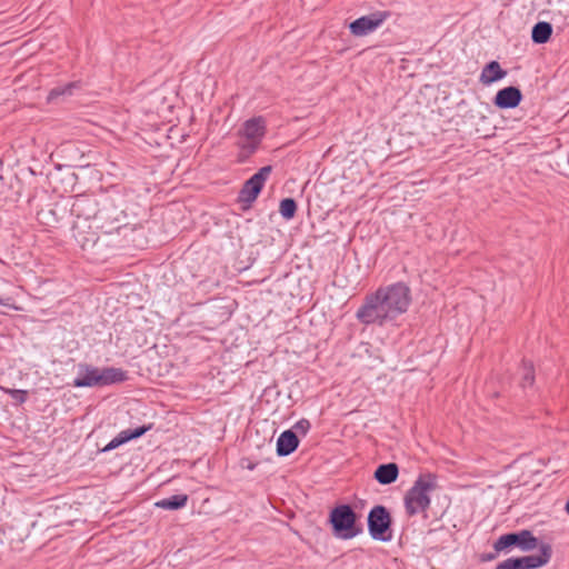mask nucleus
I'll list each match as a JSON object with an SVG mask.
<instances>
[{"mask_svg":"<svg viewBox=\"0 0 569 569\" xmlns=\"http://www.w3.org/2000/svg\"><path fill=\"white\" fill-rule=\"evenodd\" d=\"M410 305V288L403 282H396L367 295L356 312V318L365 326L396 325V320L408 311Z\"/></svg>","mask_w":569,"mask_h":569,"instance_id":"f257e3e1","label":"nucleus"},{"mask_svg":"<svg viewBox=\"0 0 569 569\" xmlns=\"http://www.w3.org/2000/svg\"><path fill=\"white\" fill-rule=\"evenodd\" d=\"M436 477L431 473L421 475L413 486L407 491L403 502L409 517L422 515L427 518V510L430 507V493L436 489Z\"/></svg>","mask_w":569,"mask_h":569,"instance_id":"f03ea898","label":"nucleus"},{"mask_svg":"<svg viewBox=\"0 0 569 569\" xmlns=\"http://www.w3.org/2000/svg\"><path fill=\"white\" fill-rule=\"evenodd\" d=\"M127 379V373L120 368H103L99 369L87 363L78 366V376L73 380V386L77 388L109 386L122 382Z\"/></svg>","mask_w":569,"mask_h":569,"instance_id":"7ed1b4c3","label":"nucleus"},{"mask_svg":"<svg viewBox=\"0 0 569 569\" xmlns=\"http://www.w3.org/2000/svg\"><path fill=\"white\" fill-rule=\"evenodd\" d=\"M330 523L335 536L341 539H352L361 531L357 527V516L348 505H340L331 510Z\"/></svg>","mask_w":569,"mask_h":569,"instance_id":"20e7f679","label":"nucleus"},{"mask_svg":"<svg viewBox=\"0 0 569 569\" xmlns=\"http://www.w3.org/2000/svg\"><path fill=\"white\" fill-rule=\"evenodd\" d=\"M391 517L383 506H375L368 515V530L372 539L390 541L392 538Z\"/></svg>","mask_w":569,"mask_h":569,"instance_id":"39448f33","label":"nucleus"},{"mask_svg":"<svg viewBox=\"0 0 569 569\" xmlns=\"http://www.w3.org/2000/svg\"><path fill=\"white\" fill-rule=\"evenodd\" d=\"M266 132V123L261 117L247 120L239 130L238 146L253 152L260 144Z\"/></svg>","mask_w":569,"mask_h":569,"instance_id":"423d86ee","label":"nucleus"},{"mask_svg":"<svg viewBox=\"0 0 569 569\" xmlns=\"http://www.w3.org/2000/svg\"><path fill=\"white\" fill-rule=\"evenodd\" d=\"M551 547L543 545L539 555H529L520 558H508L498 563L495 569H538L550 561Z\"/></svg>","mask_w":569,"mask_h":569,"instance_id":"0eeeda50","label":"nucleus"},{"mask_svg":"<svg viewBox=\"0 0 569 569\" xmlns=\"http://www.w3.org/2000/svg\"><path fill=\"white\" fill-rule=\"evenodd\" d=\"M272 171L271 166L260 168L250 179H248L239 193V200L243 203L251 204L261 192L266 181Z\"/></svg>","mask_w":569,"mask_h":569,"instance_id":"6e6552de","label":"nucleus"},{"mask_svg":"<svg viewBox=\"0 0 569 569\" xmlns=\"http://www.w3.org/2000/svg\"><path fill=\"white\" fill-rule=\"evenodd\" d=\"M537 543V538L529 530H522L517 533L500 536L493 543V548L497 552H500L512 546H518L521 550L529 551L535 549Z\"/></svg>","mask_w":569,"mask_h":569,"instance_id":"1a4fd4ad","label":"nucleus"},{"mask_svg":"<svg viewBox=\"0 0 569 569\" xmlns=\"http://www.w3.org/2000/svg\"><path fill=\"white\" fill-rule=\"evenodd\" d=\"M522 99V93L517 87H507L499 90L495 97V104L500 109L516 108Z\"/></svg>","mask_w":569,"mask_h":569,"instance_id":"9d476101","label":"nucleus"},{"mask_svg":"<svg viewBox=\"0 0 569 569\" xmlns=\"http://www.w3.org/2000/svg\"><path fill=\"white\" fill-rule=\"evenodd\" d=\"M299 445L298 437L295 431L286 430L277 439V453L281 457L292 453Z\"/></svg>","mask_w":569,"mask_h":569,"instance_id":"9b49d317","label":"nucleus"},{"mask_svg":"<svg viewBox=\"0 0 569 569\" xmlns=\"http://www.w3.org/2000/svg\"><path fill=\"white\" fill-rule=\"evenodd\" d=\"M507 76V71L501 68L498 61H490L487 63L479 77L482 84L489 86L503 79Z\"/></svg>","mask_w":569,"mask_h":569,"instance_id":"f8f14e48","label":"nucleus"},{"mask_svg":"<svg viewBox=\"0 0 569 569\" xmlns=\"http://www.w3.org/2000/svg\"><path fill=\"white\" fill-rule=\"evenodd\" d=\"M382 20L372 19L371 17H361L350 23V31L353 36L362 37L375 31Z\"/></svg>","mask_w":569,"mask_h":569,"instance_id":"ddd939ff","label":"nucleus"},{"mask_svg":"<svg viewBox=\"0 0 569 569\" xmlns=\"http://www.w3.org/2000/svg\"><path fill=\"white\" fill-rule=\"evenodd\" d=\"M399 469L396 463L380 465L375 471L376 480L381 485H390L398 478Z\"/></svg>","mask_w":569,"mask_h":569,"instance_id":"4468645a","label":"nucleus"},{"mask_svg":"<svg viewBox=\"0 0 569 569\" xmlns=\"http://www.w3.org/2000/svg\"><path fill=\"white\" fill-rule=\"evenodd\" d=\"M188 502V496L184 493L174 495L168 498H163L154 503L156 507L164 510H178L186 507Z\"/></svg>","mask_w":569,"mask_h":569,"instance_id":"2eb2a0df","label":"nucleus"},{"mask_svg":"<svg viewBox=\"0 0 569 569\" xmlns=\"http://www.w3.org/2000/svg\"><path fill=\"white\" fill-rule=\"evenodd\" d=\"M552 33V27L549 22H538L533 26L531 38L535 43L542 44L546 43Z\"/></svg>","mask_w":569,"mask_h":569,"instance_id":"dca6fc26","label":"nucleus"},{"mask_svg":"<svg viewBox=\"0 0 569 569\" xmlns=\"http://www.w3.org/2000/svg\"><path fill=\"white\" fill-rule=\"evenodd\" d=\"M297 211V203L292 198H284L280 201L279 212L286 220H291Z\"/></svg>","mask_w":569,"mask_h":569,"instance_id":"f3484780","label":"nucleus"},{"mask_svg":"<svg viewBox=\"0 0 569 569\" xmlns=\"http://www.w3.org/2000/svg\"><path fill=\"white\" fill-rule=\"evenodd\" d=\"M149 429H150V426H148V427L142 426V427L136 428L133 430H131V429L122 430L121 432L118 433V436L123 441V443H127L128 441H130L132 439H137V438L143 436Z\"/></svg>","mask_w":569,"mask_h":569,"instance_id":"a211bd4d","label":"nucleus"},{"mask_svg":"<svg viewBox=\"0 0 569 569\" xmlns=\"http://www.w3.org/2000/svg\"><path fill=\"white\" fill-rule=\"evenodd\" d=\"M77 87V83L76 82H70L66 86H59V87H56L53 88L49 96H48V99L49 100H52L54 99L56 97H59V96H63V94H71L72 93V89Z\"/></svg>","mask_w":569,"mask_h":569,"instance_id":"6ab92c4d","label":"nucleus"},{"mask_svg":"<svg viewBox=\"0 0 569 569\" xmlns=\"http://www.w3.org/2000/svg\"><path fill=\"white\" fill-rule=\"evenodd\" d=\"M1 390L8 393L18 403H24L27 401L28 391L21 389L1 388Z\"/></svg>","mask_w":569,"mask_h":569,"instance_id":"aec40b11","label":"nucleus"},{"mask_svg":"<svg viewBox=\"0 0 569 569\" xmlns=\"http://www.w3.org/2000/svg\"><path fill=\"white\" fill-rule=\"evenodd\" d=\"M533 369L532 366H525L523 368V379H522V387L531 386L533 383Z\"/></svg>","mask_w":569,"mask_h":569,"instance_id":"412c9836","label":"nucleus"},{"mask_svg":"<svg viewBox=\"0 0 569 569\" xmlns=\"http://www.w3.org/2000/svg\"><path fill=\"white\" fill-rule=\"evenodd\" d=\"M310 427H311V425H310L309 420L300 419L299 421H297L295 423L293 429L296 432H299L305 436L309 431Z\"/></svg>","mask_w":569,"mask_h":569,"instance_id":"4be33fe9","label":"nucleus"},{"mask_svg":"<svg viewBox=\"0 0 569 569\" xmlns=\"http://www.w3.org/2000/svg\"><path fill=\"white\" fill-rule=\"evenodd\" d=\"M124 445L123 441L117 435L106 447L102 449V452H109L120 446Z\"/></svg>","mask_w":569,"mask_h":569,"instance_id":"5701e85b","label":"nucleus"},{"mask_svg":"<svg viewBox=\"0 0 569 569\" xmlns=\"http://www.w3.org/2000/svg\"><path fill=\"white\" fill-rule=\"evenodd\" d=\"M124 445L123 441L117 435L106 447L102 449V452H109L120 446Z\"/></svg>","mask_w":569,"mask_h":569,"instance_id":"b1692460","label":"nucleus"},{"mask_svg":"<svg viewBox=\"0 0 569 569\" xmlns=\"http://www.w3.org/2000/svg\"><path fill=\"white\" fill-rule=\"evenodd\" d=\"M0 306H6V307H12L14 310H19L18 307H13L11 303H10V298H1L0 297Z\"/></svg>","mask_w":569,"mask_h":569,"instance_id":"393cba45","label":"nucleus"},{"mask_svg":"<svg viewBox=\"0 0 569 569\" xmlns=\"http://www.w3.org/2000/svg\"><path fill=\"white\" fill-rule=\"evenodd\" d=\"M493 558H495V556H493V555H491V556H488V557H487V559H488V560H491V559H493Z\"/></svg>","mask_w":569,"mask_h":569,"instance_id":"a878e982","label":"nucleus"}]
</instances>
